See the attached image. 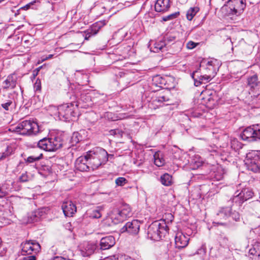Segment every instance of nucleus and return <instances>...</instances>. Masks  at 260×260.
I'll use <instances>...</instances> for the list:
<instances>
[{"label": "nucleus", "mask_w": 260, "mask_h": 260, "mask_svg": "<svg viewBox=\"0 0 260 260\" xmlns=\"http://www.w3.org/2000/svg\"><path fill=\"white\" fill-rule=\"evenodd\" d=\"M161 183L166 186H171L173 184L172 177L168 173L161 175L159 179Z\"/></svg>", "instance_id": "25"}, {"label": "nucleus", "mask_w": 260, "mask_h": 260, "mask_svg": "<svg viewBox=\"0 0 260 260\" xmlns=\"http://www.w3.org/2000/svg\"><path fill=\"white\" fill-rule=\"evenodd\" d=\"M58 116L60 120L68 121L75 117L74 106L72 104H65L57 107Z\"/></svg>", "instance_id": "7"}, {"label": "nucleus", "mask_w": 260, "mask_h": 260, "mask_svg": "<svg viewBox=\"0 0 260 260\" xmlns=\"http://www.w3.org/2000/svg\"><path fill=\"white\" fill-rule=\"evenodd\" d=\"M179 3H180L182 4H184L187 3L188 0H178Z\"/></svg>", "instance_id": "55"}, {"label": "nucleus", "mask_w": 260, "mask_h": 260, "mask_svg": "<svg viewBox=\"0 0 260 260\" xmlns=\"http://www.w3.org/2000/svg\"><path fill=\"white\" fill-rule=\"evenodd\" d=\"M178 14H179V13H176L170 15L167 17H165L163 18V20L166 21L168 20L176 18L177 17V16L178 15Z\"/></svg>", "instance_id": "45"}, {"label": "nucleus", "mask_w": 260, "mask_h": 260, "mask_svg": "<svg viewBox=\"0 0 260 260\" xmlns=\"http://www.w3.org/2000/svg\"><path fill=\"white\" fill-rule=\"evenodd\" d=\"M126 182L127 180L124 177H118L115 180L116 184L118 186H123Z\"/></svg>", "instance_id": "39"}, {"label": "nucleus", "mask_w": 260, "mask_h": 260, "mask_svg": "<svg viewBox=\"0 0 260 260\" xmlns=\"http://www.w3.org/2000/svg\"><path fill=\"white\" fill-rule=\"evenodd\" d=\"M253 128L255 131L254 136L255 140L254 141H260V124H254Z\"/></svg>", "instance_id": "34"}, {"label": "nucleus", "mask_w": 260, "mask_h": 260, "mask_svg": "<svg viewBox=\"0 0 260 260\" xmlns=\"http://www.w3.org/2000/svg\"><path fill=\"white\" fill-rule=\"evenodd\" d=\"M259 152L252 151L246 154L244 160L245 164L247 169L253 172H258L260 171V157Z\"/></svg>", "instance_id": "6"}, {"label": "nucleus", "mask_w": 260, "mask_h": 260, "mask_svg": "<svg viewBox=\"0 0 260 260\" xmlns=\"http://www.w3.org/2000/svg\"><path fill=\"white\" fill-rule=\"evenodd\" d=\"M117 213L119 214V216L120 218V221H124L125 220L127 217L123 215V213L120 211V210H116Z\"/></svg>", "instance_id": "50"}, {"label": "nucleus", "mask_w": 260, "mask_h": 260, "mask_svg": "<svg viewBox=\"0 0 260 260\" xmlns=\"http://www.w3.org/2000/svg\"><path fill=\"white\" fill-rule=\"evenodd\" d=\"M231 216L234 219L235 221H239L240 219V214L235 211L231 213Z\"/></svg>", "instance_id": "40"}, {"label": "nucleus", "mask_w": 260, "mask_h": 260, "mask_svg": "<svg viewBox=\"0 0 260 260\" xmlns=\"http://www.w3.org/2000/svg\"><path fill=\"white\" fill-rule=\"evenodd\" d=\"M235 142H236V141H233V143H235Z\"/></svg>", "instance_id": "61"}, {"label": "nucleus", "mask_w": 260, "mask_h": 260, "mask_svg": "<svg viewBox=\"0 0 260 260\" xmlns=\"http://www.w3.org/2000/svg\"><path fill=\"white\" fill-rule=\"evenodd\" d=\"M152 81L153 84H154L156 86L162 87V86L165 85V79L159 75L154 77Z\"/></svg>", "instance_id": "30"}, {"label": "nucleus", "mask_w": 260, "mask_h": 260, "mask_svg": "<svg viewBox=\"0 0 260 260\" xmlns=\"http://www.w3.org/2000/svg\"><path fill=\"white\" fill-rule=\"evenodd\" d=\"M199 11V8L198 7L190 8L186 13V18L190 21L193 17L196 15L197 12Z\"/></svg>", "instance_id": "28"}, {"label": "nucleus", "mask_w": 260, "mask_h": 260, "mask_svg": "<svg viewBox=\"0 0 260 260\" xmlns=\"http://www.w3.org/2000/svg\"><path fill=\"white\" fill-rule=\"evenodd\" d=\"M203 103L209 108H213L217 103L216 93L214 91L206 90L202 93Z\"/></svg>", "instance_id": "10"}, {"label": "nucleus", "mask_w": 260, "mask_h": 260, "mask_svg": "<svg viewBox=\"0 0 260 260\" xmlns=\"http://www.w3.org/2000/svg\"><path fill=\"white\" fill-rule=\"evenodd\" d=\"M19 181L22 182H25L28 181V176L26 173H23L19 177Z\"/></svg>", "instance_id": "44"}, {"label": "nucleus", "mask_w": 260, "mask_h": 260, "mask_svg": "<svg viewBox=\"0 0 260 260\" xmlns=\"http://www.w3.org/2000/svg\"><path fill=\"white\" fill-rule=\"evenodd\" d=\"M96 249V246L92 243H86L82 249L81 250V253L83 256H89L94 253Z\"/></svg>", "instance_id": "22"}, {"label": "nucleus", "mask_w": 260, "mask_h": 260, "mask_svg": "<svg viewBox=\"0 0 260 260\" xmlns=\"http://www.w3.org/2000/svg\"><path fill=\"white\" fill-rule=\"evenodd\" d=\"M63 144V141L61 136H56L54 138H44L40 140L38 143V146L40 148L46 151H55L60 148Z\"/></svg>", "instance_id": "3"}, {"label": "nucleus", "mask_w": 260, "mask_h": 260, "mask_svg": "<svg viewBox=\"0 0 260 260\" xmlns=\"http://www.w3.org/2000/svg\"><path fill=\"white\" fill-rule=\"evenodd\" d=\"M247 86L251 96L260 94V81H258L257 75H254L247 79Z\"/></svg>", "instance_id": "11"}, {"label": "nucleus", "mask_w": 260, "mask_h": 260, "mask_svg": "<svg viewBox=\"0 0 260 260\" xmlns=\"http://www.w3.org/2000/svg\"><path fill=\"white\" fill-rule=\"evenodd\" d=\"M154 163L157 167H162L165 164V160L162 154L159 152H156L153 155Z\"/></svg>", "instance_id": "24"}, {"label": "nucleus", "mask_w": 260, "mask_h": 260, "mask_svg": "<svg viewBox=\"0 0 260 260\" xmlns=\"http://www.w3.org/2000/svg\"><path fill=\"white\" fill-rule=\"evenodd\" d=\"M218 224H222V223L221 222H218Z\"/></svg>", "instance_id": "59"}, {"label": "nucleus", "mask_w": 260, "mask_h": 260, "mask_svg": "<svg viewBox=\"0 0 260 260\" xmlns=\"http://www.w3.org/2000/svg\"><path fill=\"white\" fill-rule=\"evenodd\" d=\"M197 253L199 254H205L206 253V248L204 245H203L201 248L198 249Z\"/></svg>", "instance_id": "48"}, {"label": "nucleus", "mask_w": 260, "mask_h": 260, "mask_svg": "<svg viewBox=\"0 0 260 260\" xmlns=\"http://www.w3.org/2000/svg\"><path fill=\"white\" fill-rule=\"evenodd\" d=\"M82 136L78 132H74L71 139L73 145L76 144L82 140Z\"/></svg>", "instance_id": "31"}, {"label": "nucleus", "mask_w": 260, "mask_h": 260, "mask_svg": "<svg viewBox=\"0 0 260 260\" xmlns=\"http://www.w3.org/2000/svg\"><path fill=\"white\" fill-rule=\"evenodd\" d=\"M166 45V43L164 41L155 42L154 44V52H158L161 50Z\"/></svg>", "instance_id": "32"}, {"label": "nucleus", "mask_w": 260, "mask_h": 260, "mask_svg": "<svg viewBox=\"0 0 260 260\" xmlns=\"http://www.w3.org/2000/svg\"><path fill=\"white\" fill-rule=\"evenodd\" d=\"M52 260H71L70 259H67L61 256H56L53 258Z\"/></svg>", "instance_id": "52"}, {"label": "nucleus", "mask_w": 260, "mask_h": 260, "mask_svg": "<svg viewBox=\"0 0 260 260\" xmlns=\"http://www.w3.org/2000/svg\"><path fill=\"white\" fill-rule=\"evenodd\" d=\"M198 74V71H196L193 72L191 74V77L194 80V84L196 86H199L202 83V81L200 80V78H198L197 74Z\"/></svg>", "instance_id": "37"}, {"label": "nucleus", "mask_w": 260, "mask_h": 260, "mask_svg": "<svg viewBox=\"0 0 260 260\" xmlns=\"http://www.w3.org/2000/svg\"><path fill=\"white\" fill-rule=\"evenodd\" d=\"M115 243V239L112 236L103 237L100 241L101 249L107 250L112 247Z\"/></svg>", "instance_id": "21"}, {"label": "nucleus", "mask_w": 260, "mask_h": 260, "mask_svg": "<svg viewBox=\"0 0 260 260\" xmlns=\"http://www.w3.org/2000/svg\"><path fill=\"white\" fill-rule=\"evenodd\" d=\"M13 102L11 100H8L6 103L2 104V107L5 110H9V107L12 105Z\"/></svg>", "instance_id": "41"}, {"label": "nucleus", "mask_w": 260, "mask_h": 260, "mask_svg": "<svg viewBox=\"0 0 260 260\" xmlns=\"http://www.w3.org/2000/svg\"><path fill=\"white\" fill-rule=\"evenodd\" d=\"M34 88L36 90H40L41 88V81L40 80H37L34 85Z\"/></svg>", "instance_id": "46"}, {"label": "nucleus", "mask_w": 260, "mask_h": 260, "mask_svg": "<svg viewBox=\"0 0 260 260\" xmlns=\"http://www.w3.org/2000/svg\"><path fill=\"white\" fill-rule=\"evenodd\" d=\"M13 131L21 135H36L39 132L38 124L31 120H24L19 123Z\"/></svg>", "instance_id": "4"}, {"label": "nucleus", "mask_w": 260, "mask_h": 260, "mask_svg": "<svg viewBox=\"0 0 260 260\" xmlns=\"http://www.w3.org/2000/svg\"><path fill=\"white\" fill-rule=\"evenodd\" d=\"M111 219L112 220V222H113L114 224H118V223L123 221H120L119 214L116 211V210H114L112 213L111 215Z\"/></svg>", "instance_id": "36"}, {"label": "nucleus", "mask_w": 260, "mask_h": 260, "mask_svg": "<svg viewBox=\"0 0 260 260\" xmlns=\"http://www.w3.org/2000/svg\"><path fill=\"white\" fill-rule=\"evenodd\" d=\"M257 246L258 247V249L260 250V243H258L257 244V245H255L254 246Z\"/></svg>", "instance_id": "57"}, {"label": "nucleus", "mask_w": 260, "mask_h": 260, "mask_svg": "<svg viewBox=\"0 0 260 260\" xmlns=\"http://www.w3.org/2000/svg\"><path fill=\"white\" fill-rule=\"evenodd\" d=\"M198 45V43H194L193 41H189L186 44V47L189 49H192L194 48L197 45Z\"/></svg>", "instance_id": "42"}, {"label": "nucleus", "mask_w": 260, "mask_h": 260, "mask_svg": "<svg viewBox=\"0 0 260 260\" xmlns=\"http://www.w3.org/2000/svg\"><path fill=\"white\" fill-rule=\"evenodd\" d=\"M252 99L251 100L252 104L254 107L258 108L260 107V94H256L255 96H251Z\"/></svg>", "instance_id": "35"}, {"label": "nucleus", "mask_w": 260, "mask_h": 260, "mask_svg": "<svg viewBox=\"0 0 260 260\" xmlns=\"http://www.w3.org/2000/svg\"><path fill=\"white\" fill-rule=\"evenodd\" d=\"M168 230L169 228L164 220L155 221L149 226L147 236L151 240L158 241L168 233Z\"/></svg>", "instance_id": "2"}, {"label": "nucleus", "mask_w": 260, "mask_h": 260, "mask_svg": "<svg viewBox=\"0 0 260 260\" xmlns=\"http://www.w3.org/2000/svg\"><path fill=\"white\" fill-rule=\"evenodd\" d=\"M119 210L123 213V215L126 216L127 218L132 216L131 208L128 205H123Z\"/></svg>", "instance_id": "29"}, {"label": "nucleus", "mask_w": 260, "mask_h": 260, "mask_svg": "<svg viewBox=\"0 0 260 260\" xmlns=\"http://www.w3.org/2000/svg\"><path fill=\"white\" fill-rule=\"evenodd\" d=\"M189 239L181 232L176 234L175 244L176 248L179 249L186 247L188 243Z\"/></svg>", "instance_id": "16"}, {"label": "nucleus", "mask_w": 260, "mask_h": 260, "mask_svg": "<svg viewBox=\"0 0 260 260\" xmlns=\"http://www.w3.org/2000/svg\"><path fill=\"white\" fill-rule=\"evenodd\" d=\"M88 155L79 157L76 160L75 167L76 169L81 172L89 171L91 170L90 163L88 161Z\"/></svg>", "instance_id": "12"}, {"label": "nucleus", "mask_w": 260, "mask_h": 260, "mask_svg": "<svg viewBox=\"0 0 260 260\" xmlns=\"http://www.w3.org/2000/svg\"><path fill=\"white\" fill-rule=\"evenodd\" d=\"M169 216H170L171 217H173V216H172V215L171 214H170L169 215Z\"/></svg>", "instance_id": "58"}, {"label": "nucleus", "mask_w": 260, "mask_h": 260, "mask_svg": "<svg viewBox=\"0 0 260 260\" xmlns=\"http://www.w3.org/2000/svg\"><path fill=\"white\" fill-rule=\"evenodd\" d=\"M122 259H123L122 257H117L115 255H114V256L108 257V258L105 259L104 260H122Z\"/></svg>", "instance_id": "51"}, {"label": "nucleus", "mask_w": 260, "mask_h": 260, "mask_svg": "<svg viewBox=\"0 0 260 260\" xmlns=\"http://www.w3.org/2000/svg\"><path fill=\"white\" fill-rule=\"evenodd\" d=\"M140 223L137 220H134L132 222H127L125 225L121 228V232H126L129 234L137 235L138 234L140 229Z\"/></svg>", "instance_id": "13"}, {"label": "nucleus", "mask_w": 260, "mask_h": 260, "mask_svg": "<svg viewBox=\"0 0 260 260\" xmlns=\"http://www.w3.org/2000/svg\"><path fill=\"white\" fill-rule=\"evenodd\" d=\"M253 194L251 189L249 188H243L240 193L231 198L229 203H235L240 206L244 202L251 199Z\"/></svg>", "instance_id": "8"}, {"label": "nucleus", "mask_w": 260, "mask_h": 260, "mask_svg": "<svg viewBox=\"0 0 260 260\" xmlns=\"http://www.w3.org/2000/svg\"><path fill=\"white\" fill-rule=\"evenodd\" d=\"M110 134L111 135H115L117 134H118L119 135H122V131L118 129H112L110 131Z\"/></svg>", "instance_id": "49"}, {"label": "nucleus", "mask_w": 260, "mask_h": 260, "mask_svg": "<svg viewBox=\"0 0 260 260\" xmlns=\"http://www.w3.org/2000/svg\"><path fill=\"white\" fill-rule=\"evenodd\" d=\"M202 75H199V73L197 74L198 78H200V80H201L203 83H206L209 81H210L212 78L210 75H208V74L206 73H202Z\"/></svg>", "instance_id": "33"}, {"label": "nucleus", "mask_w": 260, "mask_h": 260, "mask_svg": "<svg viewBox=\"0 0 260 260\" xmlns=\"http://www.w3.org/2000/svg\"><path fill=\"white\" fill-rule=\"evenodd\" d=\"M61 208L66 216H72L76 212L77 208L75 204L71 201H67L62 203Z\"/></svg>", "instance_id": "15"}, {"label": "nucleus", "mask_w": 260, "mask_h": 260, "mask_svg": "<svg viewBox=\"0 0 260 260\" xmlns=\"http://www.w3.org/2000/svg\"><path fill=\"white\" fill-rule=\"evenodd\" d=\"M217 60L213 59L208 61L206 64V67L204 68L202 71V73H206L213 78L216 74V71L218 68V64L216 65L215 63Z\"/></svg>", "instance_id": "14"}, {"label": "nucleus", "mask_w": 260, "mask_h": 260, "mask_svg": "<svg viewBox=\"0 0 260 260\" xmlns=\"http://www.w3.org/2000/svg\"><path fill=\"white\" fill-rule=\"evenodd\" d=\"M91 170L98 169L102 164H105L109 157H113L112 154H108L104 149L98 148L94 151H89L87 153Z\"/></svg>", "instance_id": "1"}, {"label": "nucleus", "mask_w": 260, "mask_h": 260, "mask_svg": "<svg viewBox=\"0 0 260 260\" xmlns=\"http://www.w3.org/2000/svg\"><path fill=\"white\" fill-rule=\"evenodd\" d=\"M42 156H43L42 154H40L38 156H30L27 158V159H26V162H28V163H32L36 161H38L42 158Z\"/></svg>", "instance_id": "38"}, {"label": "nucleus", "mask_w": 260, "mask_h": 260, "mask_svg": "<svg viewBox=\"0 0 260 260\" xmlns=\"http://www.w3.org/2000/svg\"><path fill=\"white\" fill-rule=\"evenodd\" d=\"M53 56V55H52V54H50V55H49L47 57H46V58H45V59H50V58H52Z\"/></svg>", "instance_id": "56"}, {"label": "nucleus", "mask_w": 260, "mask_h": 260, "mask_svg": "<svg viewBox=\"0 0 260 260\" xmlns=\"http://www.w3.org/2000/svg\"><path fill=\"white\" fill-rule=\"evenodd\" d=\"M170 7V0H157L154 9L156 12H164L168 10Z\"/></svg>", "instance_id": "20"}, {"label": "nucleus", "mask_w": 260, "mask_h": 260, "mask_svg": "<svg viewBox=\"0 0 260 260\" xmlns=\"http://www.w3.org/2000/svg\"><path fill=\"white\" fill-rule=\"evenodd\" d=\"M254 130L253 125L246 128L240 134V137L244 141L254 142L255 140L254 136Z\"/></svg>", "instance_id": "18"}, {"label": "nucleus", "mask_w": 260, "mask_h": 260, "mask_svg": "<svg viewBox=\"0 0 260 260\" xmlns=\"http://www.w3.org/2000/svg\"><path fill=\"white\" fill-rule=\"evenodd\" d=\"M234 203H229V200L227 202V206L222 207L220 209L217 214V217L221 219H226L231 216L232 213V206Z\"/></svg>", "instance_id": "17"}, {"label": "nucleus", "mask_w": 260, "mask_h": 260, "mask_svg": "<svg viewBox=\"0 0 260 260\" xmlns=\"http://www.w3.org/2000/svg\"><path fill=\"white\" fill-rule=\"evenodd\" d=\"M26 258L27 260H36V257L34 255L26 256Z\"/></svg>", "instance_id": "53"}, {"label": "nucleus", "mask_w": 260, "mask_h": 260, "mask_svg": "<svg viewBox=\"0 0 260 260\" xmlns=\"http://www.w3.org/2000/svg\"><path fill=\"white\" fill-rule=\"evenodd\" d=\"M37 3H40L39 0H34L32 2L29 3L28 4H27L26 5H25L24 7V8L26 10H27L29 8H30L31 6L34 5L35 4Z\"/></svg>", "instance_id": "47"}, {"label": "nucleus", "mask_w": 260, "mask_h": 260, "mask_svg": "<svg viewBox=\"0 0 260 260\" xmlns=\"http://www.w3.org/2000/svg\"><path fill=\"white\" fill-rule=\"evenodd\" d=\"M176 39V37L173 36H167L165 38L164 42L166 43V45L171 42H174Z\"/></svg>", "instance_id": "43"}, {"label": "nucleus", "mask_w": 260, "mask_h": 260, "mask_svg": "<svg viewBox=\"0 0 260 260\" xmlns=\"http://www.w3.org/2000/svg\"><path fill=\"white\" fill-rule=\"evenodd\" d=\"M17 79V77L15 74L9 75L3 82V88L6 90L14 89L16 85Z\"/></svg>", "instance_id": "19"}, {"label": "nucleus", "mask_w": 260, "mask_h": 260, "mask_svg": "<svg viewBox=\"0 0 260 260\" xmlns=\"http://www.w3.org/2000/svg\"><path fill=\"white\" fill-rule=\"evenodd\" d=\"M21 254L29 255L37 253L41 249L40 245L36 241H26L21 244Z\"/></svg>", "instance_id": "9"}, {"label": "nucleus", "mask_w": 260, "mask_h": 260, "mask_svg": "<svg viewBox=\"0 0 260 260\" xmlns=\"http://www.w3.org/2000/svg\"><path fill=\"white\" fill-rule=\"evenodd\" d=\"M102 26V23L101 22H96L93 24L92 25L91 28L87 30L86 34L85 37V39L88 40L91 36L96 35Z\"/></svg>", "instance_id": "23"}, {"label": "nucleus", "mask_w": 260, "mask_h": 260, "mask_svg": "<svg viewBox=\"0 0 260 260\" xmlns=\"http://www.w3.org/2000/svg\"><path fill=\"white\" fill-rule=\"evenodd\" d=\"M169 99L165 95H160L156 98L155 100L153 101L154 104L157 105V106H161L164 104L163 103L168 102Z\"/></svg>", "instance_id": "27"}, {"label": "nucleus", "mask_w": 260, "mask_h": 260, "mask_svg": "<svg viewBox=\"0 0 260 260\" xmlns=\"http://www.w3.org/2000/svg\"><path fill=\"white\" fill-rule=\"evenodd\" d=\"M4 0H0V2L4 1Z\"/></svg>", "instance_id": "60"}, {"label": "nucleus", "mask_w": 260, "mask_h": 260, "mask_svg": "<svg viewBox=\"0 0 260 260\" xmlns=\"http://www.w3.org/2000/svg\"><path fill=\"white\" fill-rule=\"evenodd\" d=\"M103 210L102 206L96 207L90 213L89 217L92 218H100L102 216L101 212Z\"/></svg>", "instance_id": "26"}, {"label": "nucleus", "mask_w": 260, "mask_h": 260, "mask_svg": "<svg viewBox=\"0 0 260 260\" xmlns=\"http://www.w3.org/2000/svg\"><path fill=\"white\" fill-rule=\"evenodd\" d=\"M246 7L245 0H229L222 7L229 15H240Z\"/></svg>", "instance_id": "5"}, {"label": "nucleus", "mask_w": 260, "mask_h": 260, "mask_svg": "<svg viewBox=\"0 0 260 260\" xmlns=\"http://www.w3.org/2000/svg\"><path fill=\"white\" fill-rule=\"evenodd\" d=\"M6 193L4 191H3L2 189L0 188V198H3V197L5 196Z\"/></svg>", "instance_id": "54"}]
</instances>
